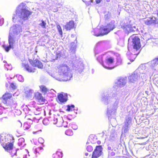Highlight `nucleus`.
<instances>
[{
	"label": "nucleus",
	"mask_w": 158,
	"mask_h": 158,
	"mask_svg": "<svg viewBox=\"0 0 158 158\" xmlns=\"http://www.w3.org/2000/svg\"><path fill=\"white\" fill-rule=\"evenodd\" d=\"M58 98L60 102H64L67 101V94H60L58 95Z\"/></svg>",
	"instance_id": "nucleus-15"
},
{
	"label": "nucleus",
	"mask_w": 158,
	"mask_h": 158,
	"mask_svg": "<svg viewBox=\"0 0 158 158\" xmlns=\"http://www.w3.org/2000/svg\"><path fill=\"white\" fill-rule=\"evenodd\" d=\"M35 97L40 102H44L45 99L44 98L42 94L39 92H36L35 94Z\"/></svg>",
	"instance_id": "nucleus-17"
},
{
	"label": "nucleus",
	"mask_w": 158,
	"mask_h": 158,
	"mask_svg": "<svg viewBox=\"0 0 158 158\" xmlns=\"http://www.w3.org/2000/svg\"><path fill=\"white\" fill-rule=\"evenodd\" d=\"M22 31V26L18 24L13 25L10 28L8 38L11 40H18Z\"/></svg>",
	"instance_id": "nucleus-4"
},
{
	"label": "nucleus",
	"mask_w": 158,
	"mask_h": 158,
	"mask_svg": "<svg viewBox=\"0 0 158 158\" xmlns=\"http://www.w3.org/2000/svg\"><path fill=\"white\" fill-rule=\"evenodd\" d=\"M108 149L109 150H111V147H108Z\"/></svg>",
	"instance_id": "nucleus-48"
},
{
	"label": "nucleus",
	"mask_w": 158,
	"mask_h": 158,
	"mask_svg": "<svg viewBox=\"0 0 158 158\" xmlns=\"http://www.w3.org/2000/svg\"><path fill=\"white\" fill-rule=\"evenodd\" d=\"M40 149H43V148H41V147H40Z\"/></svg>",
	"instance_id": "nucleus-60"
},
{
	"label": "nucleus",
	"mask_w": 158,
	"mask_h": 158,
	"mask_svg": "<svg viewBox=\"0 0 158 158\" xmlns=\"http://www.w3.org/2000/svg\"><path fill=\"white\" fill-rule=\"evenodd\" d=\"M39 142L41 144L43 143L44 142V140L42 138H40L38 139Z\"/></svg>",
	"instance_id": "nucleus-36"
},
{
	"label": "nucleus",
	"mask_w": 158,
	"mask_h": 158,
	"mask_svg": "<svg viewBox=\"0 0 158 158\" xmlns=\"http://www.w3.org/2000/svg\"><path fill=\"white\" fill-rule=\"evenodd\" d=\"M22 66L24 67L27 71L29 72H34L35 71V69H32L27 64L23 63L22 64Z\"/></svg>",
	"instance_id": "nucleus-18"
},
{
	"label": "nucleus",
	"mask_w": 158,
	"mask_h": 158,
	"mask_svg": "<svg viewBox=\"0 0 158 158\" xmlns=\"http://www.w3.org/2000/svg\"><path fill=\"white\" fill-rule=\"evenodd\" d=\"M37 149H36L35 150V151L36 152H37Z\"/></svg>",
	"instance_id": "nucleus-57"
},
{
	"label": "nucleus",
	"mask_w": 158,
	"mask_h": 158,
	"mask_svg": "<svg viewBox=\"0 0 158 158\" xmlns=\"http://www.w3.org/2000/svg\"><path fill=\"white\" fill-rule=\"evenodd\" d=\"M4 141L5 142L4 143V144H3L4 145H6V143H7L8 142H9L8 138V140L6 139V140H5Z\"/></svg>",
	"instance_id": "nucleus-44"
},
{
	"label": "nucleus",
	"mask_w": 158,
	"mask_h": 158,
	"mask_svg": "<svg viewBox=\"0 0 158 158\" xmlns=\"http://www.w3.org/2000/svg\"><path fill=\"white\" fill-rule=\"evenodd\" d=\"M74 26V22L73 21H70L66 23L64 27L66 30H70L73 28Z\"/></svg>",
	"instance_id": "nucleus-16"
},
{
	"label": "nucleus",
	"mask_w": 158,
	"mask_h": 158,
	"mask_svg": "<svg viewBox=\"0 0 158 158\" xmlns=\"http://www.w3.org/2000/svg\"><path fill=\"white\" fill-rule=\"evenodd\" d=\"M102 65L106 69H113V67L110 68V67H106V66H105L103 64H102Z\"/></svg>",
	"instance_id": "nucleus-40"
},
{
	"label": "nucleus",
	"mask_w": 158,
	"mask_h": 158,
	"mask_svg": "<svg viewBox=\"0 0 158 158\" xmlns=\"http://www.w3.org/2000/svg\"><path fill=\"white\" fill-rule=\"evenodd\" d=\"M120 97L118 94H114L112 97L109 95H104L102 98V101L106 104H107L110 102L111 101L116 100L114 105L108 106L107 108V114L109 118L110 116L114 114L117 108V106L119 103Z\"/></svg>",
	"instance_id": "nucleus-3"
},
{
	"label": "nucleus",
	"mask_w": 158,
	"mask_h": 158,
	"mask_svg": "<svg viewBox=\"0 0 158 158\" xmlns=\"http://www.w3.org/2000/svg\"><path fill=\"white\" fill-rule=\"evenodd\" d=\"M135 30H136V28L135 27H132L131 26V29H130L131 32L135 31Z\"/></svg>",
	"instance_id": "nucleus-38"
},
{
	"label": "nucleus",
	"mask_w": 158,
	"mask_h": 158,
	"mask_svg": "<svg viewBox=\"0 0 158 158\" xmlns=\"http://www.w3.org/2000/svg\"><path fill=\"white\" fill-rule=\"evenodd\" d=\"M141 69V66H139L138 69L134 72L133 74H132L129 76L128 77L130 82L132 83H134L136 82L140 79V75L139 74V72L141 74H143V73L141 72L140 69Z\"/></svg>",
	"instance_id": "nucleus-6"
},
{
	"label": "nucleus",
	"mask_w": 158,
	"mask_h": 158,
	"mask_svg": "<svg viewBox=\"0 0 158 158\" xmlns=\"http://www.w3.org/2000/svg\"><path fill=\"white\" fill-rule=\"evenodd\" d=\"M71 46L72 48L74 49L76 46V44L75 43L72 42L71 44Z\"/></svg>",
	"instance_id": "nucleus-37"
},
{
	"label": "nucleus",
	"mask_w": 158,
	"mask_h": 158,
	"mask_svg": "<svg viewBox=\"0 0 158 158\" xmlns=\"http://www.w3.org/2000/svg\"><path fill=\"white\" fill-rule=\"evenodd\" d=\"M8 42L9 44L8 46L5 45L2 46L3 48L7 52H8L11 48H13V44L15 42V41L14 40H11L8 38Z\"/></svg>",
	"instance_id": "nucleus-11"
},
{
	"label": "nucleus",
	"mask_w": 158,
	"mask_h": 158,
	"mask_svg": "<svg viewBox=\"0 0 158 158\" xmlns=\"http://www.w3.org/2000/svg\"><path fill=\"white\" fill-rule=\"evenodd\" d=\"M102 153V148L101 146H97L93 152L92 158H98L101 155Z\"/></svg>",
	"instance_id": "nucleus-9"
},
{
	"label": "nucleus",
	"mask_w": 158,
	"mask_h": 158,
	"mask_svg": "<svg viewBox=\"0 0 158 158\" xmlns=\"http://www.w3.org/2000/svg\"><path fill=\"white\" fill-rule=\"evenodd\" d=\"M74 126H75V128H73V129H75V130H76L77 129V127L75 126V125H74Z\"/></svg>",
	"instance_id": "nucleus-52"
},
{
	"label": "nucleus",
	"mask_w": 158,
	"mask_h": 158,
	"mask_svg": "<svg viewBox=\"0 0 158 158\" xmlns=\"http://www.w3.org/2000/svg\"><path fill=\"white\" fill-rule=\"evenodd\" d=\"M62 156V153L60 152H57L53 155V158H60Z\"/></svg>",
	"instance_id": "nucleus-22"
},
{
	"label": "nucleus",
	"mask_w": 158,
	"mask_h": 158,
	"mask_svg": "<svg viewBox=\"0 0 158 158\" xmlns=\"http://www.w3.org/2000/svg\"><path fill=\"white\" fill-rule=\"evenodd\" d=\"M129 127L128 126L124 125L123 127V130L125 133H126L128 131Z\"/></svg>",
	"instance_id": "nucleus-27"
},
{
	"label": "nucleus",
	"mask_w": 158,
	"mask_h": 158,
	"mask_svg": "<svg viewBox=\"0 0 158 158\" xmlns=\"http://www.w3.org/2000/svg\"><path fill=\"white\" fill-rule=\"evenodd\" d=\"M109 1H110V0H106V1L107 2H109Z\"/></svg>",
	"instance_id": "nucleus-58"
},
{
	"label": "nucleus",
	"mask_w": 158,
	"mask_h": 158,
	"mask_svg": "<svg viewBox=\"0 0 158 158\" xmlns=\"http://www.w3.org/2000/svg\"><path fill=\"white\" fill-rule=\"evenodd\" d=\"M1 143L4 144V143L5 142V140H8V138H6L5 136H1L0 137Z\"/></svg>",
	"instance_id": "nucleus-25"
},
{
	"label": "nucleus",
	"mask_w": 158,
	"mask_h": 158,
	"mask_svg": "<svg viewBox=\"0 0 158 158\" xmlns=\"http://www.w3.org/2000/svg\"><path fill=\"white\" fill-rule=\"evenodd\" d=\"M71 108H74V105H71Z\"/></svg>",
	"instance_id": "nucleus-50"
},
{
	"label": "nucleus",
	"mask_w": 158,
	"mask_h": 158,
	"mask_svg": "<svg viewBox=\"0 0 158 158\" xmlns=\"http://www.w3.org/2000/svg\"><path fill=\"white\" fill-rule=\"evenodd\" d=\"M126 83V79L124 78H120L115 82V84L118 87H121L124 86Z\"/></svg>",
	"instance_id": "nucleus-13"
},
{
	"label": "nucleus",
	"mask_w": 158,
	"mask_h": 158,
	"mask_svg": "<svg viewBox=\"0 0 158 158\" xmlns=\"http://www.w3.org/2000/svg\"><path fill=\"white\" fill-rule=\"evenodd\" d=\"M25 140L23 138H21L19 139L18 144L19 145H22L23 143H24Z\"/></svg>",
	"instance_id": "nucleus-26"
},
{
	"label": "nucleus",
	"mask_w": 158,
	"mask_h": 158,
	"mask_svg": "<svg viewBox=\"0 0 158 158\" xmlns=\"http://www.w3.org/2000/svg\"><path fill=\"white\" fill-rule=\"evenodd\" d=\"M88 153H85V155H86V156H88Z\"/></svg>",
	"instance_id": "nucleus-54"
},
{
	"label": "nucleus",
	"mask_w": 158,
	"mask_h": 158,
	"mask_svg": "<svg viewBox=\"0 0 158 158\" xmlns=\"http://www.w3.org/2000/svg\"><path fill=\"white\" fill-rule=\"evenodd\" d=\"M56 120L57 121V119H54V124H56Z\"/></svg>",
	"instance_id": "nucleus-47"
},
{
	"label": "nucleus",
	"mask_w": 158,
	"mask_h": 158,
	"mask_svg": "<svg viewBox=\"0 0 158 158\" xmlns=\"http://www.w3.org/2000/svg\"><path fill=\"white\" fill-rule=\"evenodd\" d=\"M18 80L19 81L23 82L24 81V78L21 75H19L18 77Z\"/></svg>",
	"instance_id": "nucleus-34"
},
{
	"label": "nucleus",
	"mask_w": 158,
	"mask_h": 158,
	"mask_svg": "<svg viewBox=\"0 0 158 158\" xmlns=\"http://www.w3.org/2000/svg\"><path fill=\"white\" fill-rule=\"evenodd\" d=\"M115 23L114 21H112L107 25L106 27H102V29L104 30L105 35L107 34L111 31L112 30L115 28Z\"/></svg>",
	"instance_id": "nucleus-7"
},
{
	"label": "nucleus",
	"mask_w": 158,
	"mask_h": 158,
	"mask_svg": "<svg viewBox=\"0 0 158 158\" xmlns=\"http://www.w3.org/2000/svg\"><path fill=\"white\" fill-rule=\"evenodd\" d=\"M13 144L10 142H8L6 143V145H4L3 147L6 150L9 152L10 153H11V155L12 156H13L16 153V150H15L14 153H12V150L13 149Z\"/></svg>",
	"instance_id": "nucleus-8"
},
{
	"label": "nucleus",
	"mask_w": 158,
	"mask_h": 158,
	"mask_svg": "<svg viewBox=\"0 0 158 158\" xmlns=\"http://www.w3.org/2000/svg\"><path fill=\"white\" fill-rule=\"evenodd\" d=\"M5 66L6 67V65H5Z\"/></svg>",
	"instance_id": "nucleus-63"
},
{
	"label": "nucleus",
	"mask_w": 158,
	"mask_h": 158,
	"mask_svg": "<svg viewBox=\"0 0 158 158\" xmlns=\"http://www.w3.org/2000/svg\"><path fill=\"white\" fill-rule=\"evenodd\" d=\"M86 149L87 151L89 152H91L93 150L92 147L90 145L88 146Z\"/></svg>",
	"instance_id": "nucleus-29"
},
{
	"label": "nucleus",
	"mask_w": 158,
	"mask_h": 158,
	"mask_svg": "<svg viewBox=\"0 0 158 158\" xmlns=\"http://www.w3.org/2000/svg\"><path fill=\"white\" fill-rule=\"evenodd\" d=\"M136 56L135 54H132L131 55V57L133 58V59H130V60L131 61H133L135 59V57H136Z\"/></svg>",
	"instance_id": "nucleus-35"
},
{
	"label": "nucleus",
	"mask_w": 158,
	"mask_h": 158,
	"mask_svg": "<svg viewBox=\"0 0 158 158\" xmlns=\"http://www.w3.org/2000/svg\"><path fill=\"white\" fill-rule=\"evenodd\" d=\"M46 24V23L43 20L42 21V23L39 24V25L42 26L43 28L45 27Z\"/></svg>",
	"instance_id": "nucleus-32"
},
{
	"label": "nucleus",
	"mask_w": 158,
	"mask_h": 158,
	"mask_svg": "<svg viewBox=\"0 0 158 158\" xmlns=\"http://www.w3.org/2000/svg\"><path fill=\"white\" fill-rule=\"evenodd\" d=\"M114 59L111 57L107 58L106 60V63L108 65L111 64L114 62Z\"/></svg>",
	"instance_id": "nucleus-21"
},
{
	"label": "nucleus",
	"mask_w": 158,
	"mask_h": 158,
	"mask_svg": "<svg viewBox=\"0 0 158 158\" xmlns=\"http://www.w3.org/2000/svg\"><path fill=\"white\" fill-rule=\"evenodd\" d=\"M109 153L110 155L111 156H114L115 155V153L114 152H110L109 151Z\"/></svg>",
	"instance_id": "nucleus-39"
},
{
	"label": "nucleus",
	"mask_w": 158,
	"mask_h": 158,
	"mask_svg": "<svg viewBox=\"0 0 158 158\" xmlns=\"http://www.w3.org/2000/svg\"><path fill=\"white\" fill-rule=\"evenodd\" d=\"M48 121V119H44L43 120V124H44V123H45V122H46V121Z\"/></svg>",
	"instance_id": "nucleus-46"
},
{
	"label": "nucleus",
	"mask_w": 158,
	"mask_h": 158,
	"mask_svg": "<svg viewBox=\"0 0 158 158\" xmlns=\"http://www.w3.org/2000/svg\"><path fill=\"white\" fill-rule=\"evenodd\" d=\"M31 12L26 9L25 4L21 3L17 8L16 11V15H14L12 19L13 22L15 23L21 22L22 20H26L31 14Z\"/></svg>",
	"instance_id": "nucleus-1"
},
{
	"label": "nucleus",
	"mask_w": 158,
	"mask_h": 158,
	"mask_svg": "<svg viewBox=\"0 0 158 158\" xmlns=\"http://www.w3.org/2000/svg\"><path fill=\"white\" fill-rule=\"evenodd\" d=\"M131 118H127L125 120L124 125L128 126L130 127L131 124Z\"/></svg>",
	"instance_id": "nucleus-23"
},
{
	"label": "nucleus",
	"mask_w": 158,
	"mask_h": 158,
	"mask_svg": "<svg viewBox=\"0 0 158 158\" xmlns=\"http://www.w3.org/2000/svg\"><path fill=\"white\" fill-rule=\"evenodd\" d=\"M60 55H59V54L58 55H57V58H58V57H60Z\"/></svg>",
	"instance_id": "nucleus-51"
},
{
	"label": "nucleus",
	"mask_w": 158,
	"mask_h": 158,
	"mask_svg": "<svg viewBox=\"0 0 158 158\" xmlns=\"http://www.w3.org/2000/svg\"><path fill=\"white\" fill-rule=\"evenodd\" d=\"M102 0H95L97 4H98L101 2Z\"/></svg>",
	"instance_id": "nucleus-43"
},
{
	"label": "nucleus",
	"mask_w": 158,
	"mask_h": 158,
	"mask_svg": "<svg viewBox=\"0 0 158 158\" xmlns=\"http://www.w3.org/2000/svg\"><path fill=\"white\" fill-rule=\"evenodd\" d=\"M71 110V108L70 106L68 105V108L67 109V110L68 111H70Z\"/></svg>",
	"instance_id": "nucleus-42"
},
{
	"label": "nucleus",
	"mask_w": 158,
	"mask_h": 158,
	"mask_svg": "<svg viewBox=\"0 0 158 158\" xmlns=\"http://www.w3.org/2000/svg\"><path fill=\"white\" fill-rule=\"evenodd\" d=\"M23 158H27V155H26L24 157H23Z\"/></svg>",
	"instance_id": "nucleus-53"
},
{
	"label": "nucleus",
	"mask_w": 158,
	"mask_h": 158,
	"mask_svg": "<svg viewBox=\"0 0 158 158\" xmlns=\"http://www.w3.org/2000/svg\"><path fill=\"white\" fill-rule=\"evenodd\" d=\"M3 62L6 63V61H5V60H4V61H3Z\"/></svg>",
	"instance_id": "nucleus-55"
},
{
	"label": "nucleus",
	"mask_w": 158,
	"mask_h": 158,
	"mask_svg": "<svg viewBox=\"0 0 158 158\" xmlns=\"http://www.w3.org/2000/svg\"><path fill=\"white\" fill-rule=\"evenodd\" d=\"M30 62L33 66L37 67L39 68H42L43 67L42 63L38 60H35L33 61H30Z\"/></svg>",
	"instance_id": "nucleus-14"
},
{
	"label": "nucleus",
	"mask_w": 158,
	"mask_h": 158,
	"mask_svg": "<svg viewBox=\"0 0 158 158\" xmlns=\"http://www.w3.org/2000/svg\"><path fill=\"white\" fill-rule=\"evenodd\" d=\"M157 15L158 16V12L157 13Z\"/></svg>",
	"instance_id": "nucleus-62"
},
{
	"label": "nucleus",
	"mask_w": 158,
	"mask_h": 158,
	"mask_svg": "<svg viewBox=\"0 0 158 158\" xmlns=\"http://www.w3.org/2000/svg\"><path fill=\"white\" fill-rule=\"evenodd\" d=\"M40 89L42 91L45 93H47L48 91L47 89L46 88L45 86L43 85H41L40 86Z\"/></svg>",
	"instance_id": "nucleus-24"
},
{
	"label": "nucleus",
	"mask_w": 158,
	"mask_h": 158,
	"mask_svg": "<svg viewBox=\"0 0 158 158\" xmlns=\"http://www.w3.org/2000/svg\"><path fill=\"white\" fill-rule=\"evenodd\" d=\"M105 18L107 19L109 18V15H105Z\"/></svg>",
	"instance_id": "nucleus-45"
},
{
	"label": "nucleus",
	"mask_w": 158,
	"mask_h": 158,
	"mask_svg": "<svg viewBox=\"0 0 158 158\" xmlns=\"http://www.w3.org/2000/svg\"><path fill=\"white\" fill-rule=\"evenodd\" d=\"M65 134L66 135H72L73 134V132L71 130L66 131H65Z\"/></svg>",
	"instance_id": "nucleus-31"
},
{
	"label": "nucleus",
	"mask_w": 158,
	"mask_h": 158,
	"mask_svg": "<svg viewBox=\"0 0 158 158\" xmlns=\"http://www.w3.org/2000/svg\"><path fill=\"white\" fill-rule=\"evenodd\" d=\"M4 21L3 18L0 19V25L2 26L3 23Z\"/></svg>",
	"instance_id": "nucleus-41"
},
{
	"label": "nucleus",
	"mask_w": 158,
	"mask_h": 158,
	"mask_svg": "<svg viewBox=\"0 0 158 158\" xmlns=\"http://www.w3.org/2000/svg\"><path fill=\"white\" fill-rule=\"evenodd\" d=\"M131 25H128L126 27V29L128 32H131Z\"/></svg>",
	"instance_id": "nucleus-33"
},
{
	"label": "nucleus",
	"mask_w": 158,
	"mask_h": 158,
	"mask_svg": "<svg viewBox=\"0 0 158 158\" xmlns=\"http://www.w3.org/2000/svg\"><path fill=\"white\" fill-rule=\"evenodd\" d=\"M11 94L6 93L3 95L2 99V102L4 104L6 103V101L8 99L10 98L11 97Z\"/></svg>",
	"instance_id": "nucleus-19"
},
{
	"label": "nucleus",
	"mask_w": 158,
	"mask_h": 158,
	"mask_svg": "<svg viewBox=\"0 0 158 158\" xmlns=\"http://www.w3.org/2000/svg\"><path fill=\"white\" fill-rule=\"evenodd\" d=\"M30 93L29 94V95H30L32 93L33 91L32 90H30Z\"/></svg>",
	"instance_id": "nucleus-49"
},
{
	"label": "nucleus",
	"mask_w": 158,
	"mask_h": 158,
	"mask_svg": "<svg viewBox=\"0 0 158 158\" xmlns=\"http://www.w3.org/2000/svg\"><path fill=\"white\" fill-rule=\"evenodd\" d=\"M10 86L11 88H12L13 89H15L16 88L17 86L16 84L14 83H11L10 84Z\"/></svg>",
	"instance_id": "nucleus-30"
},
{
	"label": "nucleus",
	"mask_w": 158,
	"mask_h": 158,
	"mask_svg": "<svg viewBox=\"0 0 158 158\" xmlns=\"http://www.w3.org/2000/svg\"><path fill=\"white\" fill-rule=\"evenodd\" d=\"M127 64H130V63H127Z\"/></svg>",
	"instance_id": "nucleus-61"
},
{
	"label": "nucleus",
	"mask_w": 158,
	"mask_h": 158,
	"mask_svg": "<svg viewBox=\"0 0 158 158\" xmlns=\"http://www.w3.org/2000/svg\"><path fill=\"white\" fill-rule=\"evenodd\" d=\"M141 47L140 39L138 36L133 35L130 37L128 40V48L132 47L136 50Z\"/></svg>",
	"instance_id": "nucleus-5"
},
{
	"label": "nucleus",
	"mask_w": 158,
	"mask_h": 158,
	"mask_svg": "<svg viewBox=\"0 0 158 158\" xmlns=\"http://www.w3.org/2000/svg\"><path fill=\"white\" fill-rule=\"evenodd\" d=\"M65 123H67V122H64L63 124H64Z\"/></svg>",
	"instance_id": "nucleus-59"
},
{
	"label": "nucleus",
	"mask_w": 158,
	"mask_h": 158,
	"mask_svg": "<svg viewBox=\"0 0 158 158\" xmlns=\"http://www.w3.org/2000/svg\"><path fill=\"white\" fill-rule=\"evenodd\" d=\"M67 125H66V126H65V125H64V127H67Z\"/></svg>",
	"instance_id": "nucleus-56"
},
{
	"label": "nucleus",
	"mask_w": 158,
	"mask_h": 158,
	"mask_svg": "<svg viewBox=\"0 0 158 158\" xmlns=\"http://www.w3.org/2000/svg\"><path fill=\"white\" fill-rule=\"evenodd\" d=\"M58 73L52 76L57 80L66 81L70 80L72 77L68 67L66 64H61L58 66Z\"/></svg>",
	"instance_id": "nucleus-2"
},
{
	"label": "nucleus",
	"mask_w": 158,
	"mask_h": 158,
	"mask_svg": "<svg viewBox=\"0 0 158 158\" xmlns=\"http://www.w3.org/2000/svg\"><path fill=\"white\" fill-rule=\"evenodd\" d=\"M102 29V27H101L100 29L95 28L92 31V33L93 35L96 36H103L105 34Z\"/></svg>",
	"instance_id": "nucleus-10"
},
{
	"label": "nucleus",
	"mask_w": 158,
	"mask_h": 158,
	"mask_svg": "<svg viewBox=\"0 0 158 158\" xmlns=\"http://www.w3.org/2000/svg\"><path fill=\"white\" fill-rule=\"evenodd\" d=\"M158 62V58H157L152 60L151 62H149L148 64L150 66L154 67L156 66V67Z\"/></svg>",
	"instance_id": "nucleus-20"
},
{
	"label": "nucleus",
	"mask_w": 158,
	"mask_h": 158,
	"mask_svg": "<svg viewBox=\"0 0 158 158\" xmlns=\"http://www.w3.org/2000/svg\"><path fill=\"white\" fill-rule=\"evenodd\" d=\"M145 23L147 25H150L151 24L154 23L155 24H158V21L156 20L155 17H150L144 21Z\"/></svg>",
	"instance_id": "nucleus-12"
},
{
	"label": "nucleus",
	"mask_w": 158,
	"mask_h": 158,
	"mask_svg": "<svg viewBox=\"0 0 158 158\" xmlns=\"http://www.w3.org/2000/svg\"><path fill=\"white\" fill-rule=\"evenodd\" d=\"M57 29L59 32V34L60 35H62V32L61 28L59 25H57Z\"/></svg>",
	"instance_id": "nucleus-28"
}]
</instances>
